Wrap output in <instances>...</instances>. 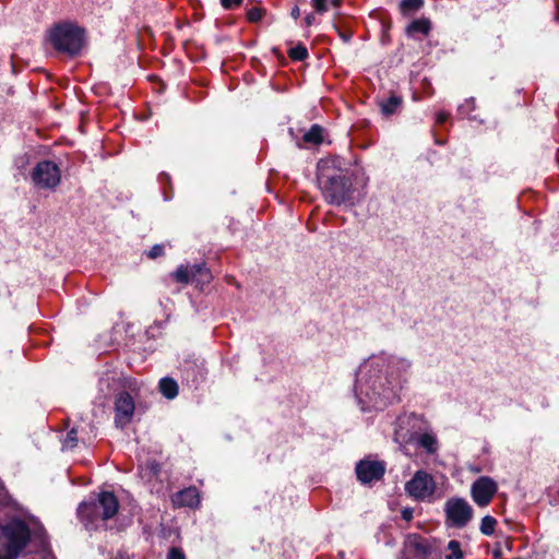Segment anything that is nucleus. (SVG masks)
Returning <instances> with one entry per match:
<instances>
[{
	"mask_svg": "<svg viewBox=\"0 0 559 559\" xmlns=\"http://www.w3.org/2000/svg\"><path fill=\"white\" fill-rule=\"evenodd\" d=\"M411 368V360L394 355L380 354L366 359L359 366L355 383L361 411H380L397 400Z\"/></svg>",
	"mask_w": 559,
	"mask_h": 559,
	"instance_id": "nucleus-1",
	"label": "nucleus"
},
{
	"mask_svg": "<svg viewBox=\"0 0 559 559\" xmlns=\"http://www.w3.org/2000/svg\"><path fill=\"white\" fill-rule=\"evenodd\" d=\"M340 156L321 158L317 165V183L324 200L332 205L353 204V182L344 174Z\"/></svg>",
	"mask_w": 559,
	"mask_h": 559,
	"instance_id": "nucleus-2",
	"label": "nucleus"
},
{
	"mask_svg": "<svg viewBox=\"0 0 559 559\" xmlns=\"http://www.w3.org/2000/svg\"><path fill=\"white\" fill-rule=\"evenodd\" d=\"M119 510L117 497L109 491H103L93 503L83 502L79 506L78 514L85 525L96 526L98 520L106 521L112 519Z\"/></svg>",
	"mask_w": 559,
	"mask_h": 559,
	"instance_id": "nucleus-3",
	"label": "nucleus"
},
{
	"mask_svg": "<svg viewBox=\"0 0 559 559\" xmlns=\"http://www.w3.org/2000/svg\"><path fill=\"white\" fill-rule=\"evenodd\" d=\"M49 39L58 51L73 56L83 46V31L70 23L59 24L50 31Z\"/></svg>",
	"mask_w": 559,
	"mask_h": 559,
	"instance_id": "nucleus-4",
	"label": "nucleus"
},
{
	"mask_svg": "<svg viewBox=\"0 0 559 559\" xmlns=\"http://www.w3.org/2000/svg\"><path fill=\"white\" fill-rule=\"evenodd\" d=\"M411 419L412 418L409 416L400 417L397 419L394 440L400 444L416 441L417 445L425 449L428 454H435L439 449V442L435 433L424 432L418 436H414L413 433L403 431V426L408 425Z\"/></svg>",
	"mask_w": 559,
	"mask_h": 559,
	"instance_id": "nucleus-5",
	"label": "nucleus"
},
{
	"mask_svg": "<svg viewBox=\"0 0 559 559\" xmlns=\"http://www.w3.org/2000/svg\"><path fill=\"white\" fill-rule=\"evenodd\" d=\"M405 490L415 500L428 501L436 491V481L429 473L417 471L405 484Z\"/></svg>",
	"mask_w": 559,
	"mask_h": 559,
	"instance_id": "nucleus-6",
	"label": "nucleus"
},
{
	"mask_svg": "<svg viewBox=\"0 0 559 559\" xmlns=\"http://www.w3.org/2000/svg\"><path fill=\"white\" fill-rule=\"evenodd\" d=\"M61 179L58 165L50 160L39 162L32 171V180L35 186L43 189L56 188Z\"/></svg>",
	"mask_w": 559,
	"mask_h": 559,
	"instance_id": "nucleus-7",
	"label": "nucleus"
},
{
	"mask_svg": "<svg viewBox=\"0 0 559 559\" xmlns=\"http://www.w3.org/2000/svg\"><path fill=\"white\" fill-rule=\"evenodd\" d=\"M444 512L451 526L462 528L473 518V508L463 498H451L445 502Z\"/></svg>",
	"mask_w": 559,
	"mask_h": 559,
	"instance_id": "nucleus-8",
	"label": "nucleus"
},
{
	"mask_svg": "<svg viewBox=\"0 0 559 559\" xmlns=\"http://www.w3.org/2000/svg\"><path fill=\"white\" fill-rule=\"evenodd\" d=\"M498 491V484L489 476H480L471 486L473 501L480 508L487 507Z\"/></svg>",
	"mask_w": 559,
	"mask_h": 559,
	"instance_id": "nucleus-9",
	"label": "nucleus"
},
{
	"mask_svg": "<svg viewBox=\"0 0 559 559\" xmlns=\"http://www.w3.org/2000/svg\"><path fill=\"white\" fill-rule=\"evenodd\" d=\"M135 409L133 399L126 392L119 393L115 401V424L123 429L133 417Z\"/></svg>",
	"mask_w": 559,
	"mask_h": 559,
	"instance_id": "nucleus-10",
	"label": "nucleus"
},
{
	"mask_svg": "<svg viewBox=\"0 0 559 559\" xmlns=\"http://www.w3.org/2000/svg\"><path fill=\"white\" fill-rule=\"evenodd\" d=\"M385 465L380 461L361 460L356 465V475L361 484H370L383 477Z\"/></svg>",
	"mask_w": 559,
	"mask_h": 559,
	"instance_id": "nucleus-11",
	"label": "nucleus"
},
{
	"mask_svg": "<svg viewBox=\"0 0 559 559\" xmlns=\"http://www.w3.org/2000/svg\"><path fill=\"white\" fill-rule=\"evenodd\" d=\"M197 276H200L197 281H207L210 274L206 269L202 265H180L174 273V277L179 283H189L190 281H194Z\"/></svg>",
	"mask_w": 559,
	"mask_h": 559,
	"instance_id": "nucleus-12",
	"label": "nucleus"
},
{
	"mask_svg": "<svg viewBox=\"0 0 559 559\" xmlns=\"http://www.w3.org/2000/svg\"><path fill=\"white\" fill-rule=\"evenodd\" d=\"M126 386L127 383L124 379H122L121 374L116 370H107L104 372L98 382L99 391L104 393V395H109Z\"/></svg>",
	"mask_w": 559,
	"mask_h": 559,
	"instance_id": "nucleus-13",
	"label": "nucleus"
},
{
	"mask_svg": "<svg viewBox=\"0 0 559 559\" xmlns=\"http://www.w3.org/2000/svg\"><path fill=\"white\" fill-rule=\"evenodd\" d=\"M173 503L176 507L197 508L200 504V493L195 487H188L173 497Z\"/></svg>",
	"mask_w": 559,
	"mask_h": 559,
	"instance_id": "nucleus-14",
	"label": "nucleus"
},
{
	"mask_svg": "<svg viewBox=\"0 0 559 559\" xmlns=\"http://www.w3.org/2000/svg\"><path fill=\"white\" fill-rule=\"evenodd\" d=\"M430 29H431L430 21L427 19H419V20L413 21L407 26L406 32L409 36H415L416 34L428 35Z\"/></svg>",
	"mask_w": 559,
	"mask_h": 559,
	"instance_id": "nucleus-15",
	"label": "nucleus"
},
{
	"mask_svg": "<svg viewBox=\"0 0 559 559\" xmlns=\"http://www.w3.org/2000/svg\"><path fill=\"white\" fill-rule=\"evenodd\" d=\"M401 105L402 98L396 95H392L380 103L381 111L385 116L395 114Z\"/></svg>",
	"mask_w": 559,
	"mask_h": 559,
	"instance_id": "nucleus-16",
	"label": "nucleus"
},
{
	"mask_svg": "<svg viewBox=\"0 0 559 559\" xmlns=\"http://www.w3.org/2000/svg\"><path fill=\"white\" fill-rule=\"evenodd\" d=\"M323 128L319 124H312L311 128L304 134L302 139L306 143L321 144L323 142Z\"/></svg>",
	"mask_w": 559,
	"mask_h": 559,
	"instance_id": "nucleus-17",
	"label": "nucleus"
},
{
	"mask_svg": "<svg viewBox=\"0 0 559 559\" xmlns=\"http://www.w3.org/2000/svg\"><path fill=\"white\" fill-rule=\"evenodd\" d=\"M411 544L416 550L417 555L420 557V559L430 556L432 552L431 544L429 543V540L425 538L416 537Z\"/></svg>",
	"mask_w": 559,
	"mask_h": 559,
	"instance_id": "nucleus-18",
	"label": "nucleus"
},
{
	"mask_svg": "<svg viewBox=\"0 0 559 559\" xmlns=\"http://www.w3.org/2000/svg\"><path fill=\"white\" fill-rule=\"evenodd\" d=\"M159 390L167 399H174L178 394L177 382L170 378H164L159 381Z\"/></svg>",
	"mask_w": 559,
	"mask_h": 559,
	"instance_id": "nucleus-19",
	"label": "nucleus"
},
{
	"mask_svg": "<svg viewBox=\"0 0 559 559\" xmlns=\"http://www.w3.org/2000/svg\"><path fill=\"white\" fill-rule=\"evenodd\" d=\"M312 5L317 13L323 14L330 9H337L340 0H312Z\"/></svg>",
	"mask_w": 559,
	"mask_h": 559,
	"instance_id": "nucleus-20",
	"label": "nucleus"
},
{
	"mask_svg": "<svg viewBox=\"0 0 559 559\" xmlns=\"http://www.w3.org/2000/svg\"><path fill=\"white\" fill-rule=\"evenodd\" d=\"M247 5H249L247 3ZM265 15V10L259 5L247 7V22H259Z\"/></svg>",
	"mask_w": 559,
	"mask_h": 559,
	"instance_id": "nucleus-21",
	"label": "nucleus"
},
{
	"mask_svg": "<svg viewBox=\"0 0 559 559\" xmlns=\"http://www.w3.org/2000/svg\"><path fill=\"white\" fill-rule=\"evenodd\" d=\"M496 524L497 521L493 516L486 515L481 519L480 532L486 536H490L495 532Z\"/></svg>",
	"mask_w": 559,
	"mask_h": 559,
	"instance_id": "nucleus-22",
	"label": "nucleus"
},
{
	"mask_svg": "<svg viewBox=\"0 0 559 559\" xmlns=\"http://www.w3.org/2000/svg\"><path fill=\"white\" fill-rule=\"evenodd\" d=\"M447 549L450 551V554L447 556L445 559H463V551L461 549V544L452 539L448 543Z\"/></svg>",
	"mask_w": 559,
	"mask_h": 559,
	"instance_id": "nucleus-23",
	"label": "nucleus"
},
{
	"mask_svg": "<svg viewBox=\"0 0 559 559\" xmlns=\"http://www.w3.org/2000/svg\"><path fill=\"white\" fill-rule=\"evenodd\" d=\"M288 55L293 60L302 61L308 57V50L305 46L298 45L290 48Z\"/></svg>",
	"mask_w": 559,
	"mask_h": 559,
	"instance_id": "nucleus-24",
	"label": "nucleus"
},
{
	"mask_svg": "<svg viewBox=\"0 0 559 559\" xmlns=\"http://www.w3.org/2000/svg\"><path fill=\"white\" fill-rule=\"evenodd\" d=\"M424 1L423 0H404L401 3L402 10L404 13L414 12L421 8Z\"/></svg>",
	"mask_w": 559,
	"mask_h": 559,
	"instance_id": "nucleus-25",
	"label": "nucleus"
},
{
	"mask_svg": "<svg viewBox=\"0 0 559 559\" xmlns=\"http://www.w3.org/2000/svg\"><path fill=\"white\" fill-rule=\"evenodd\" d=\"M474 108H475V100H474V98L467 99L464 104H462L459 107V114L462 117H468L469 118V112L472 110H474Z\"/></svg>",
	"mask_w": 559,
	"mask_h": 559,
	"instance_id": "nucleus-26",
	"label": "nucleus"
},
{
	"mask_svg": "<svg viewBox=\"0 0 559 559\" xmlns=\"http://www.w3.org/2000/svg\"><path fill=\"white\" fill-rule=\"evenodd\" d=\"M78 439H76V431L72 429L68 432L64 441H63V448L66 449H73L76 445Z\"/></svg>",
	"mask_w": 559,
	"mask_h": 559,
	"instance_id": "nucleus-27",
	"label": "nucleus"
},
{
	"mask_svg": "<svg viewBox=\"0 0 559 559\" xmlns=\"http://www.w3.org/2000/svg\"><path fill=\"white\" fill-rule=\"evenodd\" d=\"M167 559H187L185 552L177 547H173L169 549L167 554Z\"/></svg>",
	"mask_w": 559,
	"mask_h": 559,
	"instance_id": "nucleus-28",
	"label": "nucleus"
},
{
	"mask_svg": "<svg viewBox=\"0 0 559 559\" xmlns=\"http://www.w3.org/2000/svg\"><path fill=\"white\" fill-rule=\"evenodd\" d=\"M164 254V248L163 246L155 245L151 250L147 252L148 258L156 259Z\"/></svg>",
	"mask_w": 559,
	"mask_h": 559,
	"instance_id": "nucleus-29",
	"label": "nucleus"
},
{
	"mask_svg": "<svg viewBox=\"0 0 559 559\" xmlns=\"http://www.w3.org/2000/svg\"><path fill=\"white\" fill-rule=\"evenodd\" d=\"M242 0H221L222 5L225 9H234L236 7H239L241 4Z\"/></svg>",
	"mask_w": 559,
	"mask_h": 559,
	"instance_id": "nucleus-30",
	"label": "nucleus"
},
{
	"mask_svg": "<svg viewBox=\"0 0 559 559\" xmlns=\"http://www.w3.org/2000/svg\"><path fill=\"white\" fill-rule=\"evenodd\" d=\"M413 509L411 508H405L402 510L401 514H402V519L409 522L412 519H413Z\"/></svg>",
	"mask_w": 559,
	"mask_h": 559,
	"instance_id": "nucleus-31",
	"label": "nucleus"
},
{
	"mask_svg": "<svg viewBox=\"0 0 559 559\" xmlns=\"http://www.w3.org/2000/svg\"><path fill=\"white\" fill-rule=\"evenodd\" d=\"M448 118H449V114L448 112L440 111V112L437 114L436 121H437V123L442 124V123H444L448 120Z\"/></svg>",
	"mask_w": 559,
	"mask_h": 559,
	"instance_id": "nucleus-32",
	"label": "nucleus"
},
{
	"mask_svg": "<svg viewBox=\"0 0 559 559\" xmlns=\"http://www.w3.org/2000/svg\"><path fill=\"white\" fill-rule=\"evenodd\" d=\"M305 22L307 26H311L316 22L314 14L310 13L305 17Z\"/></svg>",
	"mask_w": 559,
	"mask_h": 559,
	"instance_id": "nucleus-33",
	"label": "nucleus"
},
{
	"mask_svg": "<svg viewBox=\"0 0 559 559\" xmlns=\"http://www.w3.org/2000/svg\"><path fill=\"white\" fill-rule=\"evenodd\" d=\"M292 16L294 19H298L299 16V9L297 7H295L293 10H292Z\"/></svg>",
	"mask_w": 559,
	"mask_h": 559,
	"instance_id": "nucleus-34",
	"label": "nucleus"
},
{
	"mask_svg": "<svg viewBox=\"0 0 559 559\" xmlns=\"http://www.w3.org/2000/svg\"><path fill=\"white\" fill-rule=\"evenodd\" d=\"M341 36H342V38H343L345 41L349 40V37H348V36H346V35H341Z\"/></svg>",
	"mask_w": 559,
	"mask_h": 559,
	"instance_id": "nucleus-35",
	"label": "nucleus"
},
{
	"mask_svg": "<svg viewBox=\"0 0 559 559\" xmlns=\"http://www.w3.org/2000/svg\"><path fill=\"white\" fill-rule=\"evenodd\" d=\"M471 471H473V472H479V468L474 467V468H471Z\"/></svg>",
	"mask_w": 559,
	"mask_h": 559,
	"instance_id": "nucleus-36",
	"label": "nucleus"
}]
</instances>
